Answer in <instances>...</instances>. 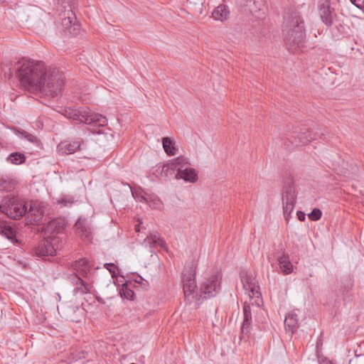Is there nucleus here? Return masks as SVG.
<instances>
[{
	"label": "nucleus",
	"instance_id": "nucleus-1",
	"mask_svg": "<svg viewBox=\"0 0 364 364\" xmlns=\"http://www.w3.org/2000/svg\"><path fill=\"white\" fill-rule=\"evenodd\" d=\"M17 73L26 90L51 97L59 95L65 83V77L58 69L47 68L42 61L22 59L18 62Z\"/></svg>",
	"mask_w": 364,
	"mask_h": 364
},
{
	"label": "nucleus",
	"instance_id": "nucleus-2",
	"mask_svg": "<svg viewBox=\"0 0 364 364\" xmlns=\"http://www.w3.org/2000/svg\"><path fill=\"white\" fill-rule=\"evenodd\" d=\"M241 281L245 294L250 299V302L245 301L243 306V321L241 326V334L247 335L250 333L252 323V307L257 309L263 304L259 287L255 278L247 273L241 275Z\"/></svg>",
	"mask_w": 364,
	"mask_h": 364
},
{
	"label": "nucleus",
	"instance_id": "nucleus-3",
	"mask_svg": "<svg viewBox=\"0 0 364 364\" xmlns=\"http://www.w3.org/2000/svg\"><path fill=\"white\" fill-rule=\"evenodd\" d=\"M285 44L287 48L292 53H298L305 43L304 23L298 13H294L286 22Z\"/></svg>",
	"mask_w": 364,
	"mask_h": 364
},
{
	"label": "nucleus",
	"instance_id": "nucleus-4",
	"mask_svg": "<svg viewBox=\"0 0 364 364\" xmlns=\"http://www.w3.org/2000/svg\"><path fill=\"white\" fill-rule=\"evenodd\" d=\"M62 114L66 117L73 121L83 122L87 124L95 127L92 129L94 133H102L101 128L107 124V118L98 113L90 111L88 107H81L79 109L67 107L65 108Z\"/></svg>",
	"mask_w": 364,
	"mask_h": 364
},
{
	"label": "nucleus",
	"instance_id": "nucleus-5",
	"mask_svg": "<svg viewBox=\"0 0 364 364\" xmlns=\"http://www.w3.org/2000/svg\"><path fill=\"white\" fill-rule=\"evenodd\" d=\"M174 171H177V179H183L186 183H196L198 181L197 171L191 166L188 159L184 156L176 157L170 163L163 165L161 175L167 177Z\"/></svg>",
	"mask_w": 364,
	"mask_h": 364
},
{
	"label": "nucleus",
	"instance_id": "nucleus-6",
	"mask_svg": "<svg viewBox=\"0 0 364 364\" xmlns=\"http://www.w3.org/2000/svg\"><path fill=\"white\" fill-rule=\"evenodd\" d=\"M76 0H58V11L62 13V26L64 31L76 35L79 30V25L75 23V14L73 11V5Z\"/></svg>",
	"mask_w": 364,
	"mask_h": 364
},
{
	"label": "nucleus",
	"instance_id": "nucleus-7",
	"mask_svg": "<svg viewBox=\"0 0 364 364\" xmlns=\"http://www.w3.org/2000/svg\"><path fill=\"white\" fill-rule=\"evenodd\" d=\"M0 210L7 217L18 220L28 212L26 203L17 197H4L0 203Z\"/></svg>",
	"mask_w": 364,
	"mask_h": 364
},
{
	"label": "nucleus",
	"instance_id": "nucleus-8",
	"mask_svg": "<svg viewBox=\"0 0 364 364\" xmlns=\"http://www.w3.org/2000/svg\"><path fill=\"white\" fill-rule=\"evenodd\" d=\"M72 268L75 272L74 283L76 285L75 290L81 294L90 292V286L86 284L80 277H87L90 272L91 267L89 261L85 258H82L75 261L72 264Z\"/></svg>",
	"mask_w": 364,
	"mask_h": 364
},
{
	"label": "nucleus",
	"instance_id": "nucleus-9",
	"mask_svg": "<svg viewBox=\"0 0 364 364\" xmlns=\"http://www.w3.org/2000/svg\"><path fill=\"white\" fill-rule=\"evenodd\" d=\"M183 289L185 301L191 304L195 303L196 306L200 304L199 291L197 290L195 273L192 269L186 270L183 276Z\"/></svg>",
	"mask_w": 364,
	"mask_h": 364
},
{
	"label": "nucleus",
	"instance_id": "nucleus-10",
	"mask_svg": "<svg viewBox=\"0 0 364 364\" xmlns=\"http://www.w3.org/2000/svg\"><path fill=\"white\" fill-rule=\"evenodd\" d=\"M220 276L218 273H213L205 277L199 289L200 304L204 299L216 296L220 291Z\"/></svg>",
	"mask_w": 364,
	"mask_h": 364
},
{
	"label": "nucleus",
	"instance_id": "nucleus-11",
	"mask_svg": "<svg viewBox=\"0 0 364 364\" xmlns=\"http://www.w3.org/2000/svg\"><path fill=\"white\" fill-rule=\"evenodd\" d=\"M282 201L284 217L287 221H289L296 201V192L292 182L288 183L283 187Z\"/></svg>",
	"mask_w": 364,
	"mask_h": 364
},
{
	"label": "nucleus",
	"instance_id": "nucleus-12",
	"mask_svg": "<svg viewBox=\"0 0 364 364\" xmlns=\"http://www.w3.org/2000/svg\"><path fill=\"white\" fill-rule=\"evenodd\" d=\"M58 238L50 237L41 242L35 249L34 253L38 257L53 256L57 254L59 249L57 243Z\"/></svg>",
	"mask_w": 364,
	"mask_h": 364
},
{
	"label": "nucleus",
	"instance_id": "nucleus-13",
	"mask_svg": "<svg viewBox=\"0 0 364 364\" xmlns=\"http://www.w3.org/2000/svg\"><path fill=\"white\" fill-rule=\"evenodd\" d=\"M83 141L81 139H76L74 141H63L57 146V151L60 155H68L75 153L81 149Z\"/></svg>",
	"mask_w": 364,
	"mask_h": 364
},
{
	"label": "nucleus",
	"instance_id": "nucleus-14",
	"mask_svg": "<svg viewBox=\"0 0 364 364\" xmlns=\"http://www.w3.org/2000/svg\"><path fill=\"white\" fill-rule=\"evenodd\" d=\"M16 228L6 222H0V235L7 238L13 244H19L20 241L16 237Z\"/></svg>",
	"mask_w": 364,
	"mask_h": 364
},
{
	"label": "nucleus",
	"instance_id": "nucleus-15",
	"mask_svg": "<svg viewBox=\"0 0 364 364\" xmlns=\"http://www.w3.org/2000/svg\"><path fill=\"white\" fill-rule=\"evenodd\" d=\"M299 318L295 311L288 313L284 319V326L286 331L293 333L298 327Z\"/></svg>",
	"mask_w": 364,
	"mask_h": 364
},
{
	"label": "nucleus",
	"instance_id": "nucleus-16",
	"mask_svg": "<svg viewBox=\"0 0 364 364\" xmlns=\"http://www.w3.org/2000/svg\"><path fill=\"white\" fill-rule=\"evenodd\" d=\"M77 235L82 240H89L91 237L90 228L85 223L84 220L79 219L75 225Z\"/></svg>",
	"mask_w": 364,
	"mask_h": 364
},
{
	"label": "nucleus",
	"instance_id": "nucleus-17",
	"mask_svg": "<svg viewBox=\"0 0 364 364\" xmlns=\"http://www.w3.org/2000/svg\"><path fill=\"white\" fill-rule=\"evenodd\" d=\"M65 224V221L62 219H55L50 221L46 226V232L50 235L59 233L64 229Z\"/></svg>",
	"mask_w": 364,
	"mask_h": 364
},
{
	"label": "nucleus",
	"instance_id": "nucleus-18",
	"mask_svg": "<svg viewBox=\"0 0 364 364\" xmlns=\"http://www.w3.org/2000/svg\"><path fill=\"white\" fill-rule=\"evenodd\" d=\"M230 10L228 6L226 5H219L216 8L214 9L212 13V17L216 20L220 21H225L229 18Z\"/></svg>",
	"mask_w": 364,
	"mask_h": 364
},
{
	"label": "nucleus",
	"instance_id": "nucleus-19",
	"mask_svg": "<svg viewBox=\"0 0 364 364\" xmlns=\"http://www.w3.org/2000/svg\"><path fill=\"white\" fill-rule=\"evenodd\" d=\"M320 16L322 21L327 26H331L333 23V11L330 4L326 2L320 8Z\"/></svg>",
	"mask_w": 364,
	"mask_h": 364
},
{
	"label": "nucleus",
	"instance_id": "nucleus-20",
	"mask_svg": "<svg viewBox=\"0 0 364 364\" xmlns=\"http://www.w3.org/2000/svg\"><path fill=\"white\" fill-rule=\"evenodd\" d=\"M279 264L284 274H289L293 272V265L289 260L288 255L284 253L279 258Z\"/></svg>",
	"mask_w": 364,
	"mask_h": 364
},
{
	"label": "nucleus",
	"instance_id": "nucleus-21",
	"mask_svg": "<svg viewBox=\"0 0 364 364\" xmlns=\"http://www.w3.org/2000/svg\"><path fill=\"white\" fill-rule=\"evenodd\" d=\"M162 145L164 151L169 156H174L176 154L177 149L175 142L169 137H164L162 139Z\"/></svg>",
	"mask_w": 364,
	"mask_h": 364
},
{
	"label": "nucleus",
	"instance_id": "nucleus-22",
	"mask_svg": "<svg viewBox=\"0 0 364 364\" xmlns=\"http://www.w3.org/2000/svg\"><path fill=\"white\" fill-rule=\"evenodd\" d=\"M144 243H153L161 247L164 248L166 247V242L158 232H152L144 241Z\"/></svg>",
	"mask_w": 364,
	"mask_h": 364
},
{
	"label": "nucleus",
	"instance_id": "nucleus-23",
	"mask_svg": "<svg viewBox=\"0 0 364 364\" xmlns=\"http://www.w3.org/2000/svg\"><path fill=\"white\" fill-rule=\"evenodd\" d=\"M13 130L15 134H16L19 138L26 139L28 141L33 144H38L39 141L35 135L24 130L18 129L17 128H14Z\"/></svg>",
	"mask_w": 364,
	"mask_h": 364
},
{
	"label": "nucleus",
	"instance_id": "nucleus-24",
	"mask_svg": "<svg viewBox=\"0 0 364 364\" xmlns=\"http://www.w3.org/2000/svg\"><path fill=\"white\" fill-rule=\"evenodd\" d=\"M26 156L23 153L14 152L10 154L7 157V161L11 164L19 165L25 162Z\"/></svg>",
	"mask_w": 364,
	"mask_h": 364
},
{
	"label": "nucleus",
	"instance_id": "nucleus-25",
	"mask_svg": "<svg viewBox=\"0 0 364 364\" xmlns=\"http://www.w3.org/2000/svg\"><path fill=\"white\" fill-rule=\"evenodd\" d=\"M119 294L122 297L129 300H132L134 296V291L129 288L127 285H123L122 287V288L120 289Z\"/></svg>",
	"mask_w": 364,
	"mask_h": 364
},
{
	"label": "nucleus",
	"instance_id": "nucleus-26",
	"mask_svg": "<svg viewBox=\"0 0 364 364\" xmlns=\"http://www.w3.org/2000/svg\"><path fill=\"white\" fill-rule=\"evenodd\" d=\"M14 188V183L12 181L5 179L4 178H0V191H10Z\"/></svg>",
	"mask_w": 364,
	"mask_h": 364
},
{
	"label": "nucleus",
	"instance_id": "nucleus-27",
	"mask_svg": "<svg viewBox=\"0 0 364 364\" xmlns=\"http://www.w3.org/2000/svg\"><path fill=\"white\" fill-rule=\"evenodd\" d=\"M73 203L74 199L72 196H63L59 199H58V203L60 204L62 207L71 206Z\"/></svg>",
	"mask_w": 364,
	"mask_h": 364
},
{
	"label": "nucleus",
	"instance_id": "nucleus-28",
	"mask_svg": "<svg viewBox=\"0 0 364 364\" xmlns=\"http://www.w3.org/2000/svg\"><path fill=\"white\" fill-rule=\"evenodd\" d=\"M322 215L321 210L318 208H314L313 210L308 215L310 220L313 221L318 220Z\"/></svg>",
	"mask_w": 364,
	"mask_h": 364
},
{
	"label": "nucleus",
	"instance_id": "nucleus-29",
	"mask_svg": "<svg viewBox=\"0 0 364 364\" xmlns=\"http://www.w3.org/2000/svg\"><path fill=\"white\" fill-rule=\"evenodd\" d=\"M104 267L106 269H107L112 276L116 274V272L117 270V267L113 263H106L104 264Z\"/></svg>",
	"mask_w": 364,
	"mask_h": 364
},
{
	"label": "nucleus",
	"instance_id": "nucleus-30",
	"mask_svg": "<svg viewBox=\"0 0 364 364\" xmlns=\"http://www.w3.org/2000/svg\"><path fill=\"white\" fill-rule=\"evenodd\" d=\"M132 193L133 197L139 202L146 201V198L141 194V193H138L136 191H132Z\"/></svg>",
	"mask_w": 364,
	"mask_h": 364
},
{
	"label": "nucleus",
	"instance_id": "nucleus-31",
	"mask_svg": "<svg viewBox=\"0 0 364 364\" xmlns=\"http://www.w3.org/2000/svg\"><path fill=\"white\" fill-rule=\"evenodd\" d=\"M358 8L363 9H364V0H350Z\"/></svg>",
	"mask_w": 364,
	"mask_h": 364
},
{
	"label": "nucleus",
	"instance_id": "nucleus-32",
	"mask_svg": "<svg viewBox=\"0 0 364 364\" xmlns=\"http://www.w3.org/2000/svg\"><path fill=\"white\" fill-rule=\"evenodd\" d=\"M319 364H333V363L326 357H319L318 358Z\"/></svg>",
	"mask_w": 364,
	"mask_h": 364
},
{
	"label": "nucleus",
	"instance_id": "nucleus-33",
	"mask_svg": "<svg viewBox=\"0 0 364 364\" xmlns=\"http://www.w3.org/2000/svg\"><path fill=\"white\" fill-rule=\"evenodd\" d=\"M296 215H297V218L298 219L300 220V221H304L305 219H306V215L304 212L302 211H297L296 212Z\"/></svg>",
	"mask_w": 364,
	"mask_h": 364
},
{
	"label": "nucleus",
	"instance_id": "nucleus-34",
	"mask_svg": "<svg viewBox=\"0 0 364 364\" xmlns=\"http://www.w3.org/2000/svg\"><path fill=\"white\" fill-rule=\"evenodd\" d=\"M309 139H305V140H303V138L301 137V139H299V142L301 143V144H305L306 141H309Z\"/></svg>",
	"mask_w": 364,
	"mask_h": 364
},
{
	"label": "nucleus",
	"instance_id": "nucleus-35",
	"mask_svg": "<svg viewBox=\"0 0 364 364\" xmlns=\"http://www.w3.org/2000/svg\"><path fill=\"white\" fill-rule=\"evenodd\" d=\"M134 228H135L136 232H139L140 231L139 224L136 225Z\"/></svg>",
	"mask_w": 364,
	"mask_h": 364
},
{
	"label": "nucleus",
	"instance_id": "nucleus-36",
	"mask_svg": "<svg viewBox=\"0 0 364 364\" xmlns=\"http://www.w3.org/2000/svg\"><path fill=\"white\" fill-rule=\"evenodd\" d=\"M29 211L30 212H34V208H33V207L32 205H31Z\"/></svg>",
	"mask_w": 364,
	"mask_h": 364
},
{
	"label": "nucleus",
	"instance_id": "nucleus-37",
	"mask_svg": "<svg viewBox=\"0 0 364 364\" xmlns=\"http://www.w3.org/2000/svg\"><path fill=\"white\" fill-rule=\"evenodd\" d=\"M362 204H363V205L364 207V199L362 200Z\"/></svg>",
	"mask_w": 364,
	"mask_h": 364
},
{
	"label": "nucleus",
	"instance_id": "nucleus-38",
	"mask_svg": "<svg viewBox=\"0 0 364 364\" xmlns=\"http://www.w3.org/2000/svg\"><path fill=\"white\" fill-rule=\"evenodd\" d=\"M42 215V212H40V213H38V215Z\"/></svg>",
	"mask_w": 364,
	"mask_h": 364
}]
</instances>
